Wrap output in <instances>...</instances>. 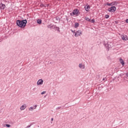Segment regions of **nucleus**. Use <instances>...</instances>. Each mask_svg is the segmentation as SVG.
I'll list each match as a JSON object with an SVG mask.
<instances>
[{"instance_id": "33", "label": "nucleus", "mask_w": 128, "mask_h": 128, "mask_svg": "<svg viewBox=\"0 0 128 128\" xmlns=\"http://www.w3.org/2000/svg\"><path fill=\"white\" fill-rule=\"evenodd\" d=\"M126 76H127L128 78V72L126 74Z\"/></svg>"}, {"instance_id": "37", "label": "nucleus", "mask_w": 128, "mask_h": 128, "mask_svg": "<svg viewBox=\"0 0 128 128\" xmlns=\"http://www.w3.org/2000/svg\"><path fill=\"white\" fill-rule=\"evenodd\" d=\"M106 80V78H103L102 80Z\"/></svg>"}, {"instance_id": "27", "label": "nucleus", "mask_w": 128, "mask_h": 128, "mask_svg": "<svg viewBox=\"0 0 128 128\" xmlns=\"http://www.w3.org/2000/svg\"><path fill=\"white\" fill-rule=\"evenodd\" d=\"M3 2H8V0H2Z\"/></svg>"}, {"instance_id": "19", "label": "nucleus", "mask_w": 128, "mask_h": 128, "mask_svg": "<svg viewBox=\"0 0 128 128\" xmlns=\"http://www.w3.org/2000/svg\"><path fill=\"white\" fill-rule=\"evenodd\" d=\"M37 22L38 24H42V20H37Z\"/></svg>"}, {"instance_id": "10", "label": "nucleus", "mask_w": 128, "mask_h": 128, "mask_svg": "<svg viewBox=\"0 0 128 128\" xmlns=\"http://www.w3.org/2000/svg\"><path fill=\"white\" fill-rule=\"evenodd\" d=\"M79 68L80 70H84V68H86V66L82 64H79Z\"/></svg>"}, {"instance_id": "36", "label": "nucleus", "mask_w": 128, "mask_h": 128, "mask_svg": "<svg viewBox=\"0 0 128 128\" xmlns=\"http://www.w3.org/2000/svg\"><path fill=\"white\" fill-rule=\"evenodd\" d=\"M112 6V2L110 3V6Z\"/></svg>"}, {"instance_id": "29", "label": "nucleus", "mask_w": 128, "mask_h": 128, "mask_svg": "<svg viewBox=\"0 0 128 128\" xmlns=\"http://www.w3.org/2000/svg\"><path fill=\"white\" fill-rule=\"evenodd\" d=\"M106 5H107V6H110V3L107 2Z\"/></svg>"}, {"instance_id": "12", "label": "nucleus", "mask_w": 128, "mask_h": 128, "mask_svg": "<svg viewBox=\"0 0 128 128\" xmlns=\"http://www.w3.org/2000/svg\"><path fill=\"white\" fill-rule=\"evenodd\" d=\"M120 64H122V66H124V61L122 58H120Z\"/></svg>"}, {"instance_id": "39", "label": "nucleus", "mask_w": 128, "mask_h": 128, "mask_svg": "<svg viewBox=\"0 0 128 128\" xmlns=\"http://www.w3.org/2000/svg\"><path fill=\"white\" fill-rule=\"evenodd\" d=\"M50 123H51V124H52V121H51Z\"/></svg>"}, {"instance_id": "7", "label": "nucleus", "mask_w": 128, "mask_h": 128, "mask_svg": "<svg viewBox=\"0 0 128 128\" xmlns=\"http://www.w3.org/2000/svg\"><path fill=\"white\" fill-rule=\"evenodd\" d=\"M44 84V80L42 79H40L38 82H37V85L40 86Z\"/></svg>"}, {"instance_id": "3", "label": "nucleus", "mask_w": 128, "mask_h": 128, "mask_svg": "<svg viewBox=\"0 0 128 128\" xmlns=\"http://www.w3.org/2000/svg\"><path fill=\"white\" fill-rule=\"evenodd\" d=\"M116 10V8L114 6H112L108 8V12H115Z\"/></svg>"}, {"instance_id": "5", "label": "nucleus", "mask_w": 128, "mask_h": 128, "mask_svg": "<svg viewBox=\"0 0 128 128\" xmlns=\"http://www.w3.org/2000/svg\"><path fill=\"white\" fill-rule=\"evenodd\" d=\"M74 34L75 36H80L82 34V31L78 30L74 32Z\"/></svg>"}, {"instance_id": "20", "label": "nucleus", "mask_w": 128, "mask_h": 128, "mask_svg": "<svg viewBox=\"0 0 128 128\" xmlns=\"http://www.w3.org/2000/svg\"><path fill=\"white\" fill-rule=\"evenodd\" d=\"M52 24H49L47 26V28H51L52 29Z\"/></svg>"}, {"instance_id": "28", "label": "nucleus", "mask_w": 128, "mask_h": 128, "mask_svg": "<svg viewBox=\"0 0 128 128\" xmlns=\"http://www.w3.org/2000/svg\"><path fill=\"white\" fill-rule=\"evenodd\" d=\"M94 19H92V22L93 24H94Z\"/></svg>"}, {"instance_id": "9", "label": "nucleus", "mask_w": 128, "mask_h": 128, "mask_svg": "<svg viewBox=\"0 0 128 128\" xmlns=\"http://www.w3.org/2000/svg\"><path fill=\"white\" fill-rule=\"evenodd\" d=\"M84 8H85V10H86V12H88L90 10V5L87 4L84 6Z\"/></svg>"}, {"instance_id": "1", "label": "nucleus", "mask_w": 128, "mask_h": 128, "mask_svg": "<svg viewBox=\"0 0 128 128\" xmlns=\"http://www.w3.org/2000/svg\"><path fill=\"white\" fill-rule=\"evenodd\" d=\"M28 21L26 20H17L16 21V24L18 26L19 28H25L26 26V23Z\"/></svg>"}, {"instance_id": "21", "label": "nucleus", "mask_w": 128, "mask_h": 128, "mask_svg": "<svg viewBox=\"0 0 128 128\" xmlns=\"http://www.w3.org/2000/svg\"><path fill=\"white\" fill-rule=\"evenodd\" d=\"M56 30H58V32H60V28H58V27H56Z\"/></svg>"}, {"instance_id": "23", "label": "nucleus", "mask_w": 128, "mask_h": 128, "mask_svg": "<svg viewBox=\"0 0 128 128\" xmlns=\"http://www.w3.org/2000/svg\"><path fill=\"white\" fill-rule=\"evenodd\" d=\"M6 128H10V125L8 124H6Z\"/></svg>"}, {"instance_id": "11", "label": "nucleus", "mask_w": 128, "mask_h": 128, "mask_svg": "<svg viewBox=\"0 0 128 128\" xmlns=\"http://www.w3.org/2000/svg\"><path fill=\"white\" fill-rule=\"evenodd\" d=\"M122 40H128V36L126 35L122 36Z\"/></svg>"}, {"instance_id": "8", "label": "nucleus", "mask_w": 128, "mask_h": 128, "mask_svg": "<svg viewBox=\"0 0 128 128\" xmlns=\"http://www.w3.org/2000/svg\"><path fill=\"white\" fill-rule=\"evenodd\" d=\"M6 8V5L3 4H0V10H4Z\"/></svg>"}, {"instance_id": "30", "label": "nucleus", "mask_w": 128, "mask_h": 128, "mask_svg": "<svg viewBox=\"0 0 128 128\" xmlns=\"http://www.w3.org/2000/svg\"><path fill=\"white\" fill-rule=\"evenodd\" d=\"M36 106H36V105L34 106V110H36Z\"/></svg>"}, {"instance_id": "14", "label": "nucleus", "mask_w": 128, "mask_h": 128, "mask_svg": "<svg viewBox=\"0 0 128 128\" xmlns=\"http://www.w3.org/2000/svg\"><path fill=\"white\" fill-rule=\"evenodd\" d=\"M57 27H58V26H56L53 24V25L52 26L51 30L52 29V28H53L54 30V28H56V30Z\"/></svg>"}, {"instance_id": "25", "label": "nucleus", "mask_w": 128, "mask_h": 128, "mask_svg": "<svg viewBox=\"0 0 128 128\" xmlns=\"http://www.w3.org/2000/svg\"><path fill=\"white\" fill-rule=\"evenodd\" d=\"M30 126H32V124H30V125H28V126H26V128H30Z\"/></svg>"}, {"instance_id": "38", "label": "nucleus", "mask_w": 128, "mask_h": 128, "mask_svg": "<svg viewBox=\"0 0 128 128\" xmlns=\"http://www.w3.org/2000/svg\"><path fill=\"white\" fill-rule=\"evenodd\" d=\"M50 64H52V62H50Z\"/></svg>"}, {"instance_id": "40", "label": "nucleus", "mask_w": 128, "mask_h": 128, "mask_svg": "<svg viewBox=\"0 0 128 128\" xmlns=\"http://www.w3.org/2000/svg\"><path fill=\"white\" fill-rule=\"evenodd\" d=\"M125 78H126V77H125Z\"/></svg>"}, {"instance_id": "2", "label": "nucleus", "mask_w": 128, "mask_h": 128, "mask_svg": "<svg viewBox=\"0 0 128 128\" xmlns=\"http://www.w3.org/2000/svg\"><path fill=\"white\" fill-rule=\"evenodd\" d=\"M78 12H80V10L78 8H76L72 11V13H70V16H78Z\"/></svg>"}, {"instance_id": "4", "label": "nucleus", "mask_w": 128, "mask_h": 128, "mask_svg": "<svg viewBox=\"0 0 128 128\" xmlns=\"http://www.w3.org/2000/svg\"><path fill=\"white\" fill-rule=\"evenodd\" d=\"M114 46L112 42H108L106 44H105V46L110 50V48H112V46Z\"/></svg>"}, {"instance_id": "16", "label": "nucleus", "mask_w": 128, "mask_h": 128, "mask_svg": "<svg viewBox=\"0 0 128 128\" xmlns=\"http://www.w3.org/2000/svg\"><path fill=\"white\" fill-rule=\"evenodd\" d=\"M80 26V24H78V22H76V23H75L74 28H78V26Z\"/></svg>"}, {"instance_id": "32", "label": "nucleus", "mask_w": 128, "mask_h": 128, "mask_svg": "<svg viewBox=\"0 0 128 128\" xmlns=\"http://www.w3.org/2000/svg\"><path fill=\"white\" fill-rule=\"evenodd\" d=\"M126 22L127 24H128V18L126 20Z\"/></svg>"}, {"instance_id": "26", "label": "nucleus", "mask_w": 128, "mask_h": 128, "mask_svg": "<svg viewBox=\"0 0 128 128\" xmlns=\"http://www.w3.org/2000/svg\"><path fill=\"white\" fill-rule=\"evenodd\" d=\"M46 91H44V92H41V94H46Z\"/></svg>"}, {"instance_id": "6", "label": "nucleus", "mask_w": 128, "mask_h": 128, "mask_svg": "<svg viewBox=\"0 0 128 128\" xmlns=\"http://www.w3.org/2000/svg\"><path fill=\"white\" fill-rule=\"evenodd\" d=\"M27 107H28V106H26V104H24L23 105H22L20 106V110H26V108Z\"/></svg>"}, {"instance_id": "35", "label": "nucleus", "mask_w": 128, "mask_h": 128, "mask_svg": "<svg viewBox=\"0 0 128 128\" xmlns=\"http://www.w3.org/2000/svg\"><path fill=\"white\" fill-rule=\"evenodd\" d=\"M54 121V118H51V122H53Z\"/></svg>"}, {"instance_id": "15", "label": "nucleus", "mask_w": 128, "mask_h": 128, "mask_svg": "<svg viewBox=\"0 0 128 128\" xmlns=\"http://www.w3.org/2000/svg\"><path fill=\"white\" fill-rule=\"evenodd\" d=\"M118 4V2L116 1H114L112 2V6H116Z\"/></svg>"}, {"instance_id": "17", "label": "nucleus", "mask_w": 128, "mask_h": 128, "mask_svg": "<svg viewBox=\"0 0 128 128\" xmlns=\"http://www.w3.org/2000/svg\"><path fill=\"white\" fill-rule=\"evenodd\" d=\"M56 20H57V22H60V18L58 16L55 17Z\"/></svg>"}, {"instance_id": "13", "label": "nucleus", "mask_w": 128, "mask_h": 128, "mask_svg": "<svg viewBox=\"0 0 128 128\" xmlns=\"http://www.w3.org/2000/svg\"><path fill=\"white\" fill-rule=\"evenodd\" d=\"M34 110V106H30V108H28V110H30V112H32Z\"/></svg>"}, {"instance_id": "18", "label": "nucleus", "mask_w": 128, "mask_h": 128, "mask_svg": "<svg viewBox=\"0 0 128 128\" xmlns=\"http://www.w3.org/2000/svg\"><path fill=\"white\" fill-rule=\"evenodd\" d=\"M84 19L87 22H90V18H88V17H85Z\"/></svg>"}, {"instance_id": "31", "label": "nucleus", "mask_w": 128, "mask_h": 128, "mask_svg": "<svg viewBox=\"0 0 128 128\" xmlns=\"http://www.w3.org/2000/svg\"><path fill=\"white\" fill-rule=\"evenodd\" d=\"M40 6H41L42 8H43V6H44V4H40Z\"/></svg>"}, {"instance_id": "22", "label": "nucleus", "mask_w": 128, "mask_h": 128, "mask_svg": "<svg viewBox=\"0 0 128 128\" xmlns=\"http://www.w3.org/2000/svg\"><path fill=\"white\" fill-rule=\"evenodd\" d=\"M110 18V16L108 15V14H106L105 16V18Z\"/></svg>"}, {"instance_id": "24", "label": "nucleus", "mask_w": 128, "mask_h": 128, "mask_svg": "<svg viewBox=\"0 0 128 128\" xmlns=\"http://www.w3.org/2000/svg\"><path fill=\"white\" fill-rule=\"evenodd\" d=\"M60 108H62V107L61 106H59V107H57L56 108V110H60Z\"/></svg>"}, {"instance_id": "34", "label": "nucleus", "mask_w": 128, "mask_h": 128, "mask_svg": "<svg viewBox=\"0 0 128 128\" xmlns=\"http://www.w3.org/2000/svg\"><path fill=\"white\" fill-rule=\"evenodd\" d=\"M72 32H73V34H74V32H74V30H72Z\"/></svg>"}]
</instances>
